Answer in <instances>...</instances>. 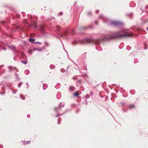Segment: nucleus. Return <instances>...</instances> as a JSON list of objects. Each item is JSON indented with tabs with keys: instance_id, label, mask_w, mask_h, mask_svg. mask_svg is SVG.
I'll use <instances>...</instances> for the list:
<instances>
[{
	"instance_id": "obj_8",
	"label": "nucleus",
	"mask_w": 148,
	"mask_h": 148,
	"mask_svg": "<svg viewBox=\"0 0 148 148\" xmlns=\"http://www.w3.org/2000/svg\"><path fill=\"white\" fill-rule=\"evenodd\" d=\"M22 84V83L21 82H20L19 84L18 85V87H20Z\"/></svg>"
},
{
	"instance_id": "obj_4",
	"label": "nucleus",
	"mask_w": 148,
	"mask_h": 148,
	"mask_svg": "<svg viewBox=\"0 0 148 148\" xmlns=\"http://www.w3.org/2000/svg\"><path fill=\"white\" fill-rule=\"evenodd\" d=\"M25 73L26 75H27L29 74V71L28 70H26L25 71Z\"/></svg>"
},
{
	"instance_id": "obj_6",
	"label": "nucleus",
	"mask_w": 148,
	"mask_h": 148,
	"mask_svg": "<svg viewBox=\"0 0 148 148\" xmlns=\"http://www.w3.org/2000/svg\"><path fill=\"white\" fill-rule=\"evenodd\" d=\"M113 38L112 36H110L109 37H107V38H106V39H107V40H109L111 39H113Z\"/></svg>"
},
{
	"instance_id": "obj_2",
	"label": "nucleus",
	"mask_w": 148,
	"mask_h": 148,
	"mask_svg": "<svg viewBox=\"0 0 148 148\" xmlns=\"http://www.w3.org/2000/svg\"><path fill=\"white\" fill-rule=\"evenodd\" d=\"M132 34H130L128 33H126L125 34H120L118 36L122 37V36H127V37H132Z\"/></svg>"
},
{
	"instance_id": "obj_19",
	"label": "nucleus",
	"mask_w": 148,
	"mask_h": 148,
	"mask_svg": "<svg viewBox=\"0 0 148 148\" xmlns=\"http://www.w3.org/2000/svg\"><path fill=\"white\" fill-rule=\"evenodd\" d=\"M100 18H101V17H102L101 16V15H100Z\"/></svg>"
},
{
	"instance_id": "obj_15",
	"label": "nucleus",
	"mask_w": 148,
	"mask_h": 148,
	"mask_svg": "<svg viewBox=\"0 0 148 148\" xmlns=\"http://www.w3.org/2000/svg\"><path fill=\"white\" fill-rule=\"evenodd\" d=\"M35 49V50H38V51H41V50H40V49Z\"/></svg>"
},
{
	"instance_id": "obj_17",
	"label": "nucleus",
	"mask_w": 148,
	"mask_h": 148,
	"mask_svg": "<svg viewBox=\"0 0 148 148\" xmlns=\"http://www.w3.org/2000/svg\"><path fill=\"white\" fill-rule=\"evenodd\" d=\"M34 27L35 28H36L37 27V26L35 25H34Z\"/></svg>"
},
{
	"instance_id": "obj_7",
	"label": "nucleus",
	"mask_w": 148,
	"mask_h": 148,
	"mask_svg": "<svg viewBox=\"0 0 148 148\" xmlns=\"http://www.w3.org/2000/svg\"><path fill=\"white\" fill-rule=\"evenodd\" d=\"M22 63H24L25 64H27V62L26 61L23 60L21 61Z\"/></svg>"
},
{
	"instance_id": "obj_12",
	"label": "nucleus",
	"mask_w": 148,
	"mask_h": 148,
	"mask_svg": "<svg viewBox=\"0 0 148 148\" xmlns=\"http://www.w3.org/2000/svg\"><path fill=\"white\" fill-rule=\"evenodd\" d=\"M130 107L131 108L134 107V106L133 105H132L130 106Z\"/></svg>"
},
{
	"instance_id": "obj_3",
	"label": "nucleus",
	"mask_w": 148,
	"mask_h": 148,
	"mask_svg": "<svg viewBox=\"0 0 148 148\" xmlns=\"http://www.w3.org/2000/svg\"><path fill=\"white\" fill-rule=\"evenodd\" d=\"M29 40L30 42H34V41L35 40V39L33 38H30L29 39Z\"/></svg>"
},
{
	"instance_id": "obj_24",
	"label": "nucleus",
	"mask_w": 148,
	"mask_h": 148,
	"mask_svg": "<svg viewBox=\"0 0 148 148\" xmlns=\"http://www.w3.org/2000/svg\"><path fill=\"white\" fill-rule=\"evenodd\" d=\"M58 116V115H56V116L57 117Z\"/></svg>"
},
{
	"instance_id": "obj_14",
	"label": "nucleus",
	"mask_w": 148,
	"mask_h": 148,
	"mask_svg": "<svg viewBox=\"0 0 148 148\" xmlns=\"http://www.w3.org/2000/svg\"><path fill=\"white\" fill-rule=\"evenodd\" d=\"M30 117V115H27V117L28 118H29Z\"/></svg>"
},
{
	"instance_id": "obj_13",
	"label": "nucleus",
	"mask_w": 148,
	"mask_h": 148,
	"mask_svg": "<svg viewBox=\"0 0 148 148\" xmlns=\"http://www.w3.org/2000/svg\"><path fill=\"white\" fill-rule=\"evenodd\" d=\"M92 42V40H89L88 41V42Z\"/></svg>"
},
{
	"instance_id": "obj_5",
	"label": "nucleus",
	"mask_w": 148,
	"mask_h": 148,
	"mask_svg": "<svg viewBox=\"0 0 148 148\" xmlns=\"http://www.w3.org/2000/svg\"><path fill=\"white\" fill-rule=\"evenodd\" d=\"M79 94L78 92H76L74 94V96H77Z\"/></svg>"
},
{
	"instance_id": "obj_20",
	"label": "nucleus",
	"mask_w": 148,
	"mask_h": 148,
	"mask_svg": "<svg viewBox=\"0 0 148 148\" xmlns=\"http://www.w3.org/2000/svg\"><path fill=\"white\" fill-rule=\"evenodd\" d=\"M148 7V6H146V8H147V7Z\"/></svg>"
},
{
	"instance_id": "obj_23",
	"label": "nucleus",
	"mask_w": 148,
	"mask_h": 148,
	"mask_svg": "<svg viewBox=\"0 0 148 148\" xmlns=\"http://www.w3.org/2000/svg\"><path fill=\"white\" fill-rule=\"evenodd\" d=\"M22 99H24L23 98H22Z\"/></svg>"
},
{
	"instance_id": "obj_16",
	"label": "nucleus",
	"mask_w": 148,
	"mask_h": 148,
	"mask_svg": "<svg viewBox=\"0 0 148 148\" xmlns=\"http://www.w3.org/2000/svg\"><path fill=\"white\" fill-rule=\"evenodd\" d=\"M36 44H40V42H36Z\"/></svg>"
},
{
	"instance_id": "obj_11",
	"label": "nucleus",
	"mask_w": 148,
	"mask_h": 148,
	"mask_svg": "<svg viewBox=\"0 0 148 148\" xmlns=\"http://www.w3.org/2000/svg\"><path fill=\"white\" fill-rule=\"evenodd\" d=\"M134 62H137L138 61V60L137 59H135L134 60ZM134 63H135V62H134Z\"/></svg>"
},
{
	"instance_id": "obj_22",
	"label": "nucleus",
	"mask_w": 148,
	"mask_h": 148,
	"mask_svg": "<svg viewBox=\"0 0 148 148\" xmlns=\"http://www.w3.org/2000/svg\"><path fill=\"white\" fill-rule=\"evenodd\" d=\"M147 30L148 31V27H147Z\"/></svg>"
},
{
	"instance_id": "obj_1",
	"label": "nucleus",
	"mask_w": 148,
	"mask_h": 148,
	"mask_svg": "<svg viewBox=\"0 0 148 148\" xmlns=\"http://www.w3.org/2000/svg\"><path fill=\"white\" fill-rule=\"evenodd\" d=\"M109 24L110 25L115 26L122 25L123 24V23L122 22L114 21H110Z\"/></svg>"
},
{
	"instance_id": "obj_9",
	"label": "nucleus",
	"mask_w": 148,
	"mask_h": 148,
	"mask_svg": "<svg viewBox=\"0 0 148 148\" xmlns=\"http://www.w3.org/2000/svg\"><path fill=\"white\" fill-rule=\"evenodd\" d=\"M64 105V104H62V103H60V104H59V106L60 107H62Z\"/></svg>"
},
{
	"instance_id": "obj_18",
	"label": "nucleus",
	"mask_w": 148,
	"mask_h": 148,
	"mask_svg": "<svg viewBox=\"0 0 148 148\" xmlns=\"http://www.w3.org/2000/svg\"><path fill=\"white\" fill-rule=\"evenodd\" d=\"M99 12V11L98 10H96V12L97 13H98Z\"/></svg>"
},
{
	"instance_id": "obj_21",
	"label": "nucleus",
	"mask_w": 148,
	"mask_h": 148,
	"mask_svg": "<svg viewBox=\"0 0 148 148\" xmlns=\"http://www.w3.org/2000/svg\"><path fill=\"white\" fill-rule=\"evenodd\" d=\"M26 84H27V86H28V84H27V83Z\"/></svg>"
},
{
	"instance_id": "obj_10",
	"label": "nucleus",
	"mask_w": 148,
	"mask_h": 148,
	"mask_svg": "<svg viewBox=\"0 0 148 148\" xmlns=\"http://www.w3.org/2000/svg\"><path fill=\"white\" fill-rule=\"evenodd\" d=\"M30 141H28L26 142V143H25L26 144H28L29 143Z\"/></svg>"
}]
</instances>
